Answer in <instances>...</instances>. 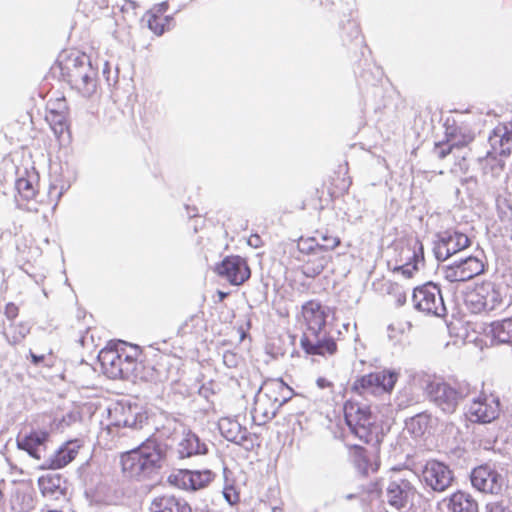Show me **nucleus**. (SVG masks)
<instances>
[{"mask_svg": "<svg viewBox=\"0 0 512 512\" xmlns=\"http://www.w3.org/2000/svg\"><path fill=\"white\" fill-rule=\"evenodd\" d=\"M166 459V445L148 439L139 447L121 455V468L124 477L136 481L153 479L163 467Z\"/></svg>", "mask_w": 512, "mask_h": 512, "instance_id": "f257e3e1", "label": "nucleus"}, {"mask_svg": "<svg viewBox=\"0 0 512 512\" xmlns=\"http://www.w3.org/2000/svg\"><path fill=\"white\" fill-rule=\"evenodd\" d=\"M290 388L281 379L267 381L260 387L254 401L252 417L258 425L275 417L277 410L288 400Z\"/></svg>", "mask_w": 512, "mask_h": 512, "instance_id": "f03ea898", "label": "nucleus"}, {"mask_svg": "<svg viewBox=\"0 0 512 512\" xmlns=\"http://www.w3.org/2000/svg\"><path fill=\"white\" fill-rule=\"evenodd\" d=\"M429 400L445 414H453L461 401L475 395L476 388L467 382L451 385L444 381H431L426 386Z\"/></svg>", "mask_w": 512, "mask_h": 512, "instance_id": "7ed1b4c3", "label": "nucleus"}, {"mask_svg": "<svg viewBox=\"0 0 512 512\" xmlns=\"http://www.w3.org/2000/svg\"><path fill=\"white\" fill-rule=\"evenodd\" d=\"M344 416L350 431L360 440L371 443L377 438L375 420L367 405L348 402L344 406Z\"/></svg>", "mask_w": 512, "mask_h": 512, "instance_id": "20e7f679", "label": "nucleus"}, {"mask_svg": "<svg viewBox=\"0 0 512 512\" xmlns=\"http://www.w3.org/2000/svg\"><path fill=\"white\" fill-rule=\"evenodd\" d=\"M464 301L472 313L490 312L502 309L505 305L501 288L490 281L467 292Z\"/></svg>", "mask_w": 512, "mask_h": 512, "instance_id": "39448f33", "label": "nucleus"}, {"mask_svg": "<svg viewBox=\"0 0 512 512\" xmlns=\"http://www.w3.org/2000/svg\"><path fill=\"white\" fill-rule=\"evenodd\" d=\"M398 379L390 370L377 371L357 378L352 390L360 395H381L392 391Z\"/></svg>", "mask_w": 512, "mask_h": 512, "instance_id": "423d86ee", "label": "nucleus"}, {"mask_svg": "<svg viewBox=\"0 0 512 512\" xmlns=\"http://www.w3.org/2000/svg\"><path fill=\"white\" fill-rule=\"evenodd\" d=\"M414 307L425 314L438 317L445 316L446 307L439 287L434 283H426L413 291Z\"/></svg>", "mask_w": 512, "mask_h": 512, "instance_id": "0eeeda50", "label": "nucleus"}, {"mask_svg": "<svg viewBox=\"0 0 512 512\" xmlns=\"http://www.w3.org/2000/svg\"><path fill=\"white\" fill-rule=\"evenodd\" d=\"M436 238L433 253L438 261H445L471 245L470 238L457 229H447L439 232Z\"/></svg>", "mask_w": 512, "mask_h": 512, "instance_id": "6e6552de", "label": "nucleus"}, {"mask_svg": "<svg viewBox=\"0 0 512 512\" xmlns=\"http://www.w3.org/2000/svg\"><path fill=\"white\" fill-rule=\"evenodd\" d=\"M490 150L486 157L495 161L492 170L498 173L503 168V162L497 156H508L512 151V121L497 125L488 138Z\"/></svg>", "mask_w": 512, "mask_h": 512, "instance_id": "1a4fd4ad", "label": "nucleus"}, {"mask_svg": "<svg viewBox=\"0 0 512 512\" xmlns=\"http://www.w3.org/2000/svg\"><path fill=\"white\" fill-rule=\"evenodd\" d=\"M422 480L433 491L443 492L451 486L454 475L444 462L429 460L422 469Z\"/></svg>", "mask_w": 512, "mask_h": 512, "instance_id": "9d476101", "label": "nucleus"}, {"mask_svg": "<svg viewBox=\"0 0 512 512\" xmlns=\"http://www.w3.org/2000/svg\"><path fill=\"white\" fill-rule=\"evenodd\" d=\"M470 480L474 488L489 494L500 493L505 483L502 474L490 464H483L474 468L471 472Z\"/></svg>", "mask_w": 512, "mask_h": 512, "instance_id": "9b49d317", "label": "nucleus"}, {"mask_svg": "<svg viewBox=\"0 0 512 512\" xmlns=\"http://www.w3.org/2000/svg\"><path fill=\"white\" fill-rule=\"evenodd\" d=\"M500 413V400L494 395L474 398L466 410V417L474 423H490Z\"/></svg>", "mask_w": 512, "mask_h": 512, "instance_id": "f8f14e48", "label": "nucleus"}, {"mask_svg": "<svg viewBox=\"0 0 512 512\" xmlns=\"http://www.w3.org/2000/svg\"><path fill=\"white\" fill-rule=\"evenodd\" d=\"M301 347L309 355L331 356L337 351V344L332 336L325 329L319 331L304 332L301 340Z\"/></svg>", "mask_w": 512, "mask_h": 512, "instance_id": "ddd939ff", "label": "nucleus"}, {"mask_svg": "<svg viewBox=\"0 0 512 512\" xmlns=\"http://www.w3.org/2000/svg\"><path fill=\"white\" fill-rule=\"evenodd\" d=\"M484 271L483 262L474 256L462 258L443 268L444 278L449 282H465Z\"/></svg>", "mask_w": 512, "mask_h": 512, "instance_id": "4468645a", "label": "nucleus"}, {"mask_svg": "<svg viewBox=\"0 0 512 512\" xmlns=\"http://www.w3.org/2000/svg\"><path fill=\"white\" fill-rule=\"evenodd\" d=\"M218 428L226 440L242 446L246 451L254 449L257 436L250 433L237 420L228 417L221 418L218 422Z\"/></svg>", "mask_w": 512, "mask_h": 512, "instance_id": "2eb2a0df", "label": "nucleus"}, {"mask_svg": "<svg viewBox=\"0 0 512 512\" xmlns=\"http://www.w3.org/2000/svg\"><path fill=\"white\" fill-rule=\"evenodd\" d=\"M216 272L232 285H241L250 277V269L240 256H227L216 267Z\"/></svg>", "mask_w": 512, "mask_h": 512, "instance_id": "dca6fc26", "label": "nucleus"}, {"mask_svg": "<svg viewBox=\"0 0 512 512\" xmlns=\"http://www.w3.org/2000/svg\"><path fill=\"white\" fill-rule=\"evenodd\" d=\"M111 425L115 427H127L134 430L142 429L148 418L145 413L139 411L137 406L116 405L109 410Z\"/></svg>", "mask_w": 512, "mask_h": 512, "instance_id": "f3484780", "label": "nucleus"}, {"mask_svg": "<svg viewBox=\"0 0 512 512\" xmlns=\"http://www.w3.org/2000/svg\"><path fill=\"white\" fill-rule=\"evenodd\" d=\"M49 438L50 433L47 430L33 429L24 436L18 435L16 446L19 450L27 452L32 458L41 460L46 452Z\"/></svg>", "mask_w": 512, "mask_h": 512, "instance_id": "a211bd4d", "label": "nucleus"}, {"mask_svg": "<svg viewBox=\"0 0 512 512\" xmlns=\"http://www.w3.org/2000/svg\"><path fill=\"white\" fill-rule=\"evenodd\" d=\"M332 309L328 306L322 305L317 300H310L302 306V316L306 323V331H319L326 326V320Z\"/></svg>", "mask_w": 512, "mask_h": 512, "instance_id": "6ab92c4d", "label": "nucleus"}, {"mask_svg": "<svg viewBox=\"0 0 512 512\" xmlns=\"http://www.w3.org/2000/svg\"><path fill=\"white\" fill-rule=\"evenodd\" d=\"M214 478L211 470H180L175 475L177 485L185 490H200L205 488Z\"/></svg>", "mask_w": 512, "mask_h": 512, "instance_id": "aec40b11", "label": "nucleus"}, {"mask_svg": "<svg viewBox=\"0 0 512 512\" xmlns=\"http://www.w3.org/2000/svg\"><path fill=\"white\" fill-rule=\"evenodd\" d=\"M413 496L414 488L408 480H395L387 487L388 503L397 509L405 508Z\"/></svg>", "mask_w": 512, "mask_h": 512, "instance_id": "412c9836", "label": "nucleus"}, {"mask_svg": "<svg viewBox=\"0 0 512 512\" xmlns=\"http://www.w3.org/2000/svg\"><path fill=\"white\" fill-rule=\"evenodd\" d=\"M79 440L68 441L45 460L42 468L60 469L73 461L79 452Z\"/></svg>", "mask_w": 512, "mask_h": 512, "instance_id": "4be33fe9", "label": "nucleus"}, {"mask_svg": "<svg viewBox=\"0 0 512 512\" xmlns=\"http://www.w3.org/2000/svg\"><path fill=\"white\" fill-rule=\"evenodd\" d=\"M149 510L150 512H192L185 499L168 493L155 496Z\"/></svg>", "mask_w": 512, "mask_h": 512, "instance_id": "5701e85b", "label": "nucleus"}, {"mask_svg": "<svg viewBox=\"0 0 512 512\" xmlns=\"http://www.w3.org/2000/svg\"><path fill=\"white\" fill-rule=\"evenodd\" d=\"M98 360L104 373L112 379L123 377V368L121 367V349L118 347L103 348L98 354Z\"/></svg>", "mask_w": 512, "mask_h": 512, "instance_id": "b1692460", "label": "nucleus"}, {"mask_svg": "<svg viewBox=\"0 0 512 512\" xmlns=\"http://www.w3.org/2000/svg\"><path fill=\"white\" fill-rule=\"evenodd\" d=\"M42 495L50 500H59L66 495V481L60 474L48 473L38 479Z\"/></svg>", "mask_w": 512, "mask_h": 512, "instance_id": "393cba45", "label": "nucleus"}, {"mask_svg": "<svg viewBox=\"0 0 512 512\" xmlns=\"http://www.w3.org/2000/svg\"><path fill=\"white\" fill-rule=\"evenodd\" d=\"M208 452V446L205 442L191 430L183 432L182 438L177 446L179 458H190L195 455H204Z\"/></svg>", "mask_w": 512, "mask_h": 512, "instance_id": "a878e982", "label": "nucleus"}, {"mask_svg": "<svg viewBox=\"0 0 512 512\" xmlns=\"http://www.w3.org/2000/svg\"><path fill=\"white\" fill-rule=\"evenodd\" d=\"M403 252L407 253L408 260L404 265L397 268L406 278H411L414 271L418 270V264L424 262V247L422 242L416 238L409 241Z\"/></svg>", "mask_w": 512, "mask_h": 512, "instance_id": "bb28decb", "label": "nucleus"}, {"mask_svg": "<svg viewBox=\"0 0 512 512\" xmlns=\"http://www.w3.org/2000/svg\"><path fill=\"white\" fill-rule=\"evenodd\" d=\"M352 461L355 468L363 475H368L370 472H376L379 463L376 461L375 452L368 451L367 449L355 446L352 453Z\"/></svg>", "mask_w": 512, "mask_h": 512, "instance_id": "cd10ccee", "label": "nucleus"}, {"mask_svg": "<svg viewBox=\"0 0 512 512\" xmlns=\"http://www.w3.org/2000/svg\"><path fill=\"white\" fill-rule=\"evenodd\" d=\"M65 69L67 70L69 83L79 82L81 76H83L86 72L92 73V65L90 59L85 54L71 58L67 62Z\"/></svg>", "mask_w": 512, "mask_h": 512, "instance_id": "c85d7f7f", "label": "nucleus"}, {"mask_svg": "<svg viewBox=\"0 0 512 512\" xmlns=\"http://www.w3.org/2000/svg\"><path fill=\"white\" fill-rule=\"evenodd\" d=\"M489 334L500 344L512 346V316L490 324Z\"/></svg>", "mask_w": 512, "mask_h": 512, "instance_id": "c756f323", "label": "nucleus"}, {"mask_svg": "<svg viewBox=\"0 0 512 512\" xmlns=\"http://www.w3.org/2000/svg\"><path fill=\"white\" fill-rule=\"evenodd\" d=\"M448 508L451 512H478V504L475 499L462 491L451 495Z\"/></svg>", "mask_w": 512, "mask_h": 512, "instance_id": "7c9ffc66", "label": "nucleus"}, {"mask_svg": "<svg viewBox=\"0 0 512 512\" xmlns=\"http://www.w3.org/2000/svg\"><path fill=\"white\" fill-rule=\"evenodd\" d=\"M446 138L454 149H460L474 140V134L466 128L447 127Z\"/></svg>", "mask_w": 512, "mask_h": 512, "instance_id": "2f4dec72", "label": "nucleus"}, {"mask_svg": "<svg viewBox=\"0 0 512 512\" xmlns=\"http://www.w3.org/2000/svg\"><path fill=\"white\" fill-rule=\"evenodd\" d=\"M431 417L426 412L418 413L406 420L405 427L414 437H421L430 425Z\"/></svg>", "mask_w": 512, "mask_h": 512, "instance_id": "473e14b6", "label": "nucleus"}, {"mask_svg": "<svg viewBox=\"0 0 512 512\" xmlns=\"http://www.w3.org/2000/svg\"><path fill=\"white\" fill-rule=\"evenodd\" d=\"M97 71L92 67V73L86 72L79 82H72L70 85L76 89L83 97H91L97 88Z\"/></svg>", "mask_w": 512, "mask_h": 512, "instance_id": "72a5a7b5", "label": "nucleus"}, {"mask_svg": "<svg viewBox=\"0 0 512 512\" xmlns=\"http://www.w3.org/2000/svg\"><path fill=\"white\" fill-rule=\"evenodd\" d=\"M30 330L31 325L28 322H12L4 332V336L9 344L17 345L26 338Z\"/></svg>", "mask_w": 512, "mask_h": 512, "instance_id": "f704fd0d", "label": "nucleus"}, {"mask_svg": "<svg viewBox=\"0 0 512 512\" xmlns=\"http://www.w3.org/2000/svg\"><path fill=\"white\" fill-rule=\"evenodd\" d=\"M132 353H128L124 349H121V367L123 368L122 379H130L134 376L137 369V351L132 348Z\"/></svg>", "mask_w": 512, "mask_h": 512, "instance_id": "c9c22d12", "label": "nucleus"}, {"mask_svg": "<svg viewBox=\"0 0 512 512\" xmlns=\"http://www.w3.org/2000/svg\"><path fill=\"white\" fill-rule=\"evenodd\" d=\"M15 187L19 195L25 200L32 199L36 194V190L33 183L26 178L17 179Z\"/></svg>", "mask_w": 512, "mask_h": 512, "instance_id": "e433bc0d", "label": "nucleus"}, {"mask_svg": "<svg viewBox=\"0 0 512 512\" xmlns=\"http://www.w3.org/2000/svg\"><path fill=\"white\" fill-rule=\"evenodd\" d=\"M319 242L317 243L318 249L333 250L340 244V239L332 234L326 232H318Z\"/></svg>", "mask_w": 512, "mask_h": 512, "instance_id": "4c0bfd02", "label": "nucleus"}, {"mask_svg": "<svg viewBox=\"0 0 512 512\" xmlns=\"http://www.w3.org/2000/svg\"><path fill=\"white\" fill-rule=\"evenodd\" d=\"M47 120L50 122L55 134H62L67 127L66 116L62 113L51 111L50 115L47 116Z\"/></svg>", "mask_w": 512, "mask_h": 512, "instance_id": "58836bf2", "label": "nucleus"}, {"mask_svg": "<svg viewBox=\"0 0 512 512\" xmlns=\"http://www.w3.org/2000/svg\"><path fill=\"white\" fill-rule=\"evenodd\" d=\"M328 261L325 257H321L316 263L309 261L304 266V273L308 277H316L322 273Z\"/></svg>", "mask_w": 512, "mask_h": 512, "instance_id": "ea45409f", "label": "nucleus"}, {"mask_svg": "<svg viewBox=\"0 0 512 512\" xmlns=\"http://www.w3.org/2000/svg\"><path fill=\"white\" fill-rule=\"evenodd\" d=\"M148 28L157 36H160L165 31V23L155 14H151L147 20Z\"/></svg>", "mask_w": 512, "mask_h": 512, "instance_id": "a19ab883", "label": "nucleus"}, {"mask_svg": "<svg viewBox=\"0 0 512 512\" xmlns=\"http://www.w3.org/2000/svg\"><path fill=\"white\" fill-rule=\"evenodd\" d=\"M388 293L393 294L396 299L397 306H402L406 302V292L396 283H389Z\"/></svg>", "mask_w": 512, "mask_h": 512, "instance_id": "79ce46f5", "label": "nucleus"}, {"mask_svg": "<svg viewBox=\"0 0 512 512\" xmlns=\"http://www.w3.org/2000/svg\"><path fill=\"white\" fill-rule=\"evenodd\" d=\"M486 512H512V506L506 500L491 502L486 505Z\"/></svg>", "mask_w": 512, "mask_h": 512, "instance_id": "37998d69", "label": "nucleus"}, {"mask_svg": "<svg viewBox=\"0 0 512 512\" xmlns=\"http://www.w3.org/2000/svg\"><path fill=\"white\" fill-rule=\"evenodd\" d=\"M80 419V414L77 411H69L66 413L58 423V428L64 429Z\"/></svg>", "mask_w": 512, "mask_h": 512, "instance_id": "c03bdc74", "label": "nucleus"}, {"mask_svg": "<svg viewBox=\"0 0 512 512\" xmlns=\"http://www.w3.org/2000/svg\"><path fill=\"white\" fill-rule=\"evenodd\" d=\"M223 497L230 505H235L239 502V493L232 485L224 487Z\"/></svg>", "mask_w": 512, "mask_h": 512, "instance_id": "a18cd8bd", "label": "nucleus"}, {"mask_svg": "<svg viewBox=\"0 0 512 512\" xmlns=\"http://www.w3.org/2000/svg\"><path fill=\"white\" fill-rule=\"evenodd\" d=\"M238 361H239V357L236 353L232 352V351H226L224 354H223V363L228 367V368H234V367H237L238 365Z\"/></svg>", "mask_w": 512, "mask_h": 512, "instance_id": "49530a36", "label": "nucleus"}, {"mask_svg": "<svg viewBox=\"0 0 512 512\" xmlns=\"http://www.w3.org/2000/svg\"><path fill=\"white\" fill-rule=\"evenodd\" d=\"M453 150L454 148L451 145H449L448 141H446L445 144H440L438 147H436V153L440 159L445 158Z\"/></svg>", "mask_w": 512, "mask_h": 512, "instance_id": "de8ad7c7", "label": "nucleus"}, {"mask_svg": "<svg viewBox=\"0 0 512 512\" xmlns=\"http://www.w3.org/2000/svg\"><path fill=\"white\" fill-rule=\"evenodd\" d=\"M19 313V308L14 303L10 302L5 306V315L6 317L13 321Z\"/></svg>", "mask_w": 512, "mask_h": 512, "instance_id": "09e8293b", "label": "nucleus"}, {"mask_svg": "<svg viewBox=\"0 0 512 512\" xmlns=\"http://www.w3.org/2000/svg\"><path fill=\"white\" fill-rule=\"evenodd\" d=\"M247 243L249 246L253 247V248H258L262 245V239L260 238L259 235L257 234H252L248 240H247Z\"/></svg>", "mask_w": 512, "mask_h": 512, "instance_id": "8fccbe9b", "label": "nucleus"}, {"mask_svg": "<svg viewBox=\"0 0 512 512\" xmlns=\"http://www.w3.org/2000/svg\"><path fill=\"white\" fill-rule=\"evenodd\" d=\"M29 357L31 359V362L36 366L40 365L41 363H44L45 361L44 355H37L32 350H29Z\"/></svg>", "mask_w": 512, "mask_h": 512, "instance_id": "3c124183", "label": "nucleus"}, {"mask_svg": "<svg viewBox=\"0 0 512 512\" xmlns=\"http://www.w3.org/2000/svg\"><path fill=\"white\" fill-rule=\"evenodd\" d=\"M316 384H317V386L320 389H324V388H328V387L332 386V383L329 380H327L326 378H323V377H319L316 380Z\"/></svg>", "mask_w": 512, "mask_h": 512, "instance_id": "603ef678", "label": "nucleus"}, {"mask_svg": "<svg viewBox=\"0 0 512 512\" xmlns=\"http://www.w3.org/2000/svg\"><path fill=\"white\" fill-rule=\"evenodd\" d=\"M194 319H195V316H191L189 320H186V321H185V322L180 326V328H179V331H178V332H179V333H181V334H186V333H188V330H187V328H188V322H189V321H193Z\"/></svg>", "mask_w": 512, "mask_h": 512, "instance_id": "864d4df0", "label": "nucleus"}, {"mask_svg": "<svg viewBox=\"0 0 512 512\" xmlns=\"http://www.w3.org/2000/svg\"><path fill=\"white\" fill-rule=\"evenodd\" d=\"M187 214L190 218L197 216V208L194 207L191 209L190 207H187Z\"/></svg>", "mask_w": 512, "mask_h": 512, "instance_id": "5fc2aeb1", "label": "nucleus"}, {"mask_svg": "<svg viewBox=\"0 0 512 512\" xmlns=\"http://www.w3.org/2000/svg\"><path fill=\"white\" fill-rule=\"evenodd\" d=\"M219 296H220V299L223 300L227 296V294L219 291Z\"/></svg>", "mask_w": 512, "mask_h": 512, "instance_id": "6e6d98bb", "label": "nucleus"}, {"mask_svg": "<svg viewBox=\"0 0 512 512\" xmlns=\"http://www.w3.org/2000/svg\"><path fill=\"white\" fill-rule=\"evenodd\" d=\"M271 512H282V509L279 507H273Z\"/></svg>", "mask_w": 512, "mask_h": 512, "instance_id": "4d7b16f0", "label": "nucleus"}, {"mask_svg": "<svg viewBox=\"0 0 512 512\" xmlns=\"http://www.w3.org/2000/svg\"><path fill=\"white\" fill-rule=\"evenodd\" d=\"M355 497H356V496H355V494H348V495L346 496V499H348V500H352V499H354Z\"/></svg>", "mask_w": 512, "mask_h": 512, "instance_id": "13d9d810", "label": "nucleus"}, {"mask_svg": "<svg viewBox=\"0 0 512 512\" xmlns=\"http://www.w3.org/2000/svg\"><path fill=\"white\" fill-rule=\"evenodd\" d=\"M108 72V63H105V67L103 69V73L106 74Z\"/></svg>", "mask_w": 512, "mask_h": 512, "instance_id": "bf43d9fd", "label": "nucleus"}, {"mask_svg": "<svg viewBox=\"0 0 512 512\" xmlns=\"http://www.w3.org/2000/svg\"><path fill=\"white\" fill-rule=\"evenodd\" d=\"M307 251L312 252V251H314V248H313L312 246H309V247L307 248Z\"/></svg>", "mask_w": 512, "mask_h": 512, "instance_id": "052dcab7", "label": "nucleus"}, {"mask_svg": "<svg viewBox=\"0 0 512 512\" xmlns=\"http://www.w3.org/2000/svg\"><path fill=\"white\" fill-rule=\"evenodd\" d=\"M349 325H350L349 323L344 324V325H343L344 329H346V330H347V329H348V327H349Z\"/></svg>", "mask_w": 512, "mask_h": 512, "instance_id": "680f3d73", "label": "nucleus"}]
</instances>
